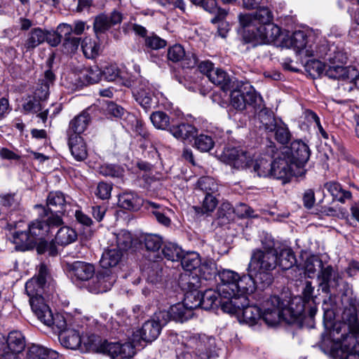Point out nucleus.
<instances>
[{
  "label": "nucleus",
  "instance_id": "1",
  "mask_svg": "<svg viewBox=\"0 0 359 359\" xmlns=\"http://www.w3.org/2000/svg\"><path fill=\"white\" fill-rule=\"evenodd\" d=\"M242 304L235 311H223L224 312L238 316L240 321L253 326L261 320L267 325L273 326L277 325L280 320L290 321L285 316V311H290L285 305V301L280 299L278 296L270 297L264 303V311L262 313L261 309L256 305H249V300Z\"/></svg>",
  "mask_w": 359,
  "mask_h": 359
},
{
  "label": "nucleus",
  "instance_id": "2",
  "mask_svg": "<svg viewBox=\"0 0 359 359\" xmlns=\"http://www.w3.org/2000/svg\"><path fill=\"white\" fill-rule=\"evenodd\" d=\"M262 248L252 250L248 271L257 278L262 287H266L273 281L272 271L278 266V252L271 238L262 240Z\"/></svg>",
  "mask_w": 359,
  "mask_h": 359
},
{
  "label": "nucleus",
  "instance_id": "3",
  "mask_svg": "<svg viewBox=\"0 0 359 359\" xmlns=\"http://www.w3.org/2000/svg\"><path fill=\"white\" fill-rule=\"evenodd\" d=\"M238 273L229 269H223L219 273L221 284L219 285V303L223 311H235L242 304L246 303L243 297L235 298L234 287L238 279Z\"/></svg>",
  "mask_w": 359,
  "mask_h": 359
},
{
  "label": "nucleus",
  "instance_id": "4",
  "mask_svg": "<svg viewBox=\"0 0 359 359\" xmlns=\"http://www.w3.org/2000/svg\"><path fill=\"white\" fill-rule=\"evenodd\" d=\"M308 71L312 69L318 75L325 74L328 78L337 79L340 81L339 86L353 78L356 74V69L353 67H344L341 65H323L318 60H311L306 65ZM339 88V86H338Z\"/></svg>",
  "mask_w": 359,
  "mask_h": 359
},
{
  "label": "nucleus",
  "instance_id": "5",
  "mask_svg": "<svg viewBox=\"0 0 359 359\" xmlns=\"http://www.w3.org/2000/svg\"><path fill=\"white\" fill-rule=\"evenodd\" d=\"M194 293L185 294L184 302L170 306L168 311H160L158 318L163 323H168L170 320L175 322L183 323L191 318L194 315V309L190 305H194L192 299Z\"/></svg>",
  "mask_w": 359,
  "mask_h": 359
},
{
  "label": "nucleus",
  "instance_id": "6",
  "mask_svg": "<svg viewBox=\"0 0 359 359\" xmlns=\"http://www.w3.org/2000/svg\"><path fill=\"white\" fill-rule=\"evenodd\" d=\"M25 346V337L20 331H11L7 337L0 334V359H18Z\"/></svg>",
  "mask_w": 359,
  "mask_h": 359
},
{
  "label": "nucleus",
  "instance_id": "7",
  "mask_svg": "<svg viewBox=\"0 0 359 359\" xmlns=\"http://www.w3.org/2000/svg\"><path fill=\"white\" fill-rule=\"evenodd\" d=\"M39 223H33L29 225L27 231H15L13 234V243L15 248L18 251H27L34 248L37 240L41 239V227Z\"/></svg>",
  "mask_w": 359,
  "mask_h": 359
},
{
  "label": "nucleus",
  "instance_id": "8",
  "mask_svg": "<svg viewBox=\"0 0 359 359\" xmlns=\"http://www.w3.org/2000/svg\"><path fill=\"white\" fill-rule=\"evenodd\" d=\"M97 351L112 359L130 358L135 354V348L131 342L121 344L118 341L104 340L99 343Z\"/></svg>",
  "mask_w": 359,
  "mask_h": 359
},
{
  "label": "nucleus",
  "instance_id": "9",
  "mask_svg": "<svg viewBox=\"0 0 359 359\" xmlns=\"http://www.w3.org/2000/svg\"><path fill=\"white\" fill-rule=\"evenodd\" d=\"M215 339L205 335L192 336L185 343L188 352L194 355L196 359H209L214 352Z\"/></svg>",
  "mask_w": 359,
  "mask_h": 359
},
{
  "label": "nucleus",
  "instance_id": "10",
  "mask_svg": "<svg viewBox=\"0 0 359 359\" xmlns=\"http://www.w3.org/2000/svg\"><path fill=\"white\" fill-rule=\"evenodd\" d=\"M220 160L237 170L250 168L251 154L238 147H226L220 155Z\"/></svg>",
  "mask_w": 359,
  "mask_h": 359
},
{
  "label": "nucleus",
  "instance_id": "11",
  "mask_svg": "<svg viewBox=\"0 0 359 359\" xmlns=\"http://www.w3.org/2000/svg\"><path fill=\"white\" fill-rule=\"evenodd\" d=\"M292 163L287 158L285 154L282 152L273 161H271V175L274 178L283 180L285 182L292 175L303 176L306 170H300L296 173L294 171Z\"/></svg>",
  "mask_w": 359,
  "mask_h": 359
},
{
  "label": "nucleus",
  "instance_id": "12",
  "mask_svg": "<svg viewBox=\"0 0 359 359\" xmlns=\"http://www.w3.org/2000/svg\"><path fill=\"white\" fill-rule=\"evenodd\" d=\"M295 167L302 169L308 162L311 151L309 146L302 140L293 141L290 147L283 152Z\"/></svg>",
  "mask_w": 359,
  "mask_h": 359
},
{
  "label": "nucleus",
  "instance_id": "13",
  "mask_svg": "<svg viewBox=\"0 0 359 359\" xmlns=\"http://www.w3.org/2000/svg\"><path fill=\"white\" fill-rule=\"evenodd\" d=\"M34 313L41 323L51 327L55 332L58 333V335L68 329L65 317L60 313L53 315L48 304L42 305V307Z\"/></svg>",
  "mask_w": 359,
  "mask_h": 359
},
{
  "label": "nucleus",
  "instance_id": "14",
  "mask_svg": "<svg viewBox=\"0 0 359 359\" xmlns=\"http://www.w3.org/2000/svg\"><path fill=\"white\" fill-rule=\"evenodd\" d=\"M45 283L33 277L25 284V292L29 297V304L34 312L39 311L42 305H46L43 294L45 292Z\"/></svg>",
  "mask_w": 359,
  "mask_h": 359
},
{
  "label": "nucleus",
  "instance_id": "15",
  "mask_svg": "<svg viewBox=\"0 0 359 359\" xmlns=\"http://www.w3.org/2000/svg\"><path fill=\"white\" fill-rule=\"evenodd\" d=\"M132 93L136 102L146 111L155 107L157 104L154 95L146 81H137L133 87Z\"/></svg>",
  "mask_w": 359,
  "mask_h": 359
},
{
  "label": "nucleus",
  "instance_id": "16",
  "mask_svg": "<svg viewBox=\"0 0 359 359\" xmlns=\"http://www.w3.org/2000/svg\"><path fill=\"white\" fill-rule=\"evenodd\" d=\"M167 58L173 63L182 62L184 68H193L198 62L196 55L191 52L186 53L184 47L176 43L168 49Z\"/></svg>",
  "mask_w": 359,
  "mask_h": 359
},
{
  "label": "nucleus",
  "instance_id": "17",
  "mask_svg": "<svg viewBox=\"0 0 359 359\" xmlns=\"http://www.w3.org/2000/svg\"><path fill=\"white\" fill-rule=\"evenodd\" d=\"M359 334V325L355 324L351 328V332L343 337L340 350L341 359H359V345L357 334Z\"/></svg>",
  "mask_w": 359,
  "mask_h": 359
},
{
  "label": "nucleus",
  "instance_id": "18",
  "mask_svg": "<svg viewBox=\"0 0 359 359\" xmlns=\"http://www.w3.org/2000/svg\"><path fill=\"white\" fill-rule=\"evenodd\" d=\"M341 278L337 270H335L332 265H323L318 274L319 287L323 292L329 294L332 289H336L339 286Z\"/></svg>",
  "mask_w": 359,
  "mask_h": 359
},
{
  "label": "nucleus",
  "instance_id": "19",
  "mask_svg": "<svg viewBox=\"0 0 359 359\" xmlns=\"http://www.w3.org/2000/svg\"><path fill=\"white\" fill-rule=\"evenodd\" d=\"M116 280V276L109 269L98 271L88 285L89 290L93 293L105 292L110 290Z\"/></svg>",
  "mask_w": 359,
  "mask_h": 359
},
{
  "label": "nucleus",
  "instance_id": "20",
  "mask_svg": "<svg viewBox=\"0 0 359 359\" xmlns=\"http://www.w3.org/2000/svg\"><path fill=\"white\" fill-rule=\"evenodd\" d=\"M314 287L312 286L311 281H306L305 285L302 291V303L297 306V309L294 310L293 307L294 302H292L290 306L288 307L287 304L285 303V305L290 311H285V316H290L292 319L296 320L299 318L302 313L304 311L306 308V305L314 303Z\"/></svg>",
  "mask_w": 359,
  "mask_h": 359
},
{
  "label": "nucleus",
  "instance_id": "21",
  "mask_svg": "<svg viewBox=\"0 0 359 359\" xmlns=\"http://www.w3.org/2000/svg\"><path fill=\"white\" fill-rule=\"evenodd\" d=\"M194 298L195 302H193L194 305H190L191 308L201 307L205 310L212 309L214 306L221 307L219 300L220 295L219 294V288L217 291L209 289L206 290L204 292L194 293Z\"/></svg>",
  "mask_w": 359,
  "mask_h": 359
},
{
  "label": "nucleus",
  "instance_id": "22",
  "mask_svg": "<svg viewBox=\"0 0 359 359\" xmlns=\"http://www.w3.org/2000/svg\"><path fill=\"white\" fill-rule=\"evenodd\" d=\"M256 279L257 278L248 271L247 275L242 276L238 275L237 282L234 287L235 298L243 297L245 299H248L246 294L252 293L256 287L263 288L261 283H259Z\"/></svg>",
  "mask_w": 359,
  "mask_h": 359
},
{
  "label": "nucleus",
  "instance_id": "23",
  "mask_svg": "<svg viewBox=\"0 0 359 359\" xmlns=\"http://www.w3.org/2000/svg\"><path fill=\"white\" fill-rule=\"evenodd\" d=\"M166 323H163L158 318V312L156 313L153 319L146 321L139 333L141 339L147 342H151L157 339L161 329Z\"/></svg>",
  "mask_w": 359,
  "mask_h": 359
},
{
  "label": "nucleus",
  "instance_id": "24",
  "mask_svg": "<svg viewBox=\"0 0 359 359\" xmlns=\"http://www.w3.org/2000/svg\"><path fill=\"white\" fill-rule=\"evenodd\" d=\"M251 31L253 38L259 41L260 43L274 42L280 35V28L272 22L259 25L257 27V32L254 29Z\"/></svg>",
  "mask_w": 359,
  "mask_h": 359
},
{
  "label": "nucleus",
  "instance_id": "25",
  "mask_svg": "<svg viewBox=\"0 0 359 359\" xmlns=\"http://www.w3.org/2000/svg\"><path fill=\"white\" fill-rule=\"evenodd\" d=\"M68 270L72 278L81 281L89 280L95 273V267L93 264L80 261L69 264Z\"/></svg>",
  "mask_w": 359,
  "mask_h": 359
},
{
  "label": "nucleus",
  "instance_id": "26",
  "mask_svg": "<svg viewBox=\"0 0 359 359\" xmlns=\"http://www.w3.org/2000/svg\"><path fill=\"white\" fill-rule=\"evenodd\" d=\"M68 136V146L74 158L79 161L85 160L88 156V149L83 138L76 134Z\"/></svg>",
  "mask_w": 359,
  "mask_h": 359
},
{
  "label": "nucleus",
  "instance_id": "27",
  "mask_svg": "<svg viewBox=\"0 0 359 359\" xmlns=\"http://www.w3.org/2000/svg\"><path fill=\"white\" fill-rule=\"evenodd\" d=\"M55 81V75L50 69L44 72L43 76L39 80V83L34 91V95L44 101L49 95L50 86L53 85Z\"/></svg>",
  "mask_w": 359,
  "mask_h": 359
},
{
  "label": "nucleus",
  "instance_id": "28",
  "mask_svg": "<svg viewBox=\"0 0 359 359\" xmlns=\"http://www.w3.org/2000/svg\"><path fill=\"white\" fill-rule=\"evenodd\" d=\"M35 208H41L43 212L44 216L47 217L46 219H37L33 222V223H39L41 224L40 227H41V237L46 234L50 228L57 227L62 224L63 222L61 216L58 215L57 213L53 214L54 212H50L49 210H47L41 205H35Z\"/></svg>",
  "mask_w": 359,
  "mask_h": 359
},
{
  "label": "nucleus",
  "instance_id": "29",
  "mask_svg": "<svg viewBox=\"0 0 359 359\" xmlns=\"http://www.w3.org/2000/svg\"><path fill=\"white\" fill-rule=\"evenodd\" d=\"M47 39V30L40 27L32 29L27 35L22 44V49L26 52L32 51Z\"/></svg>",
  "mask_w": 359,
  "mask_h": 359
},
{
  "label": "nucleus",
  "instance_id": "30",
  "mask_svg": "<svg viewBox=\"0 0 359 359\" xmlns=\"http://www.w3.org/2000/svg\"><path fill=\"white\" fill-rule=\"evenodd\" d=\"M91 121V116L87 110H83L70 121L69 128L67 130V135L76 134L80 135L89 126Z\"/></svg>",
  "mask_w": 359,
  "mask_h": 359
},
{
  "label": "nucleus",
  "instance_id": "31",
  "mask_svg": "<svg viewBox=\"0 0 359 359\" xmlns=\"http://www.w3.org/2000/svg\"><path fill=\"white\" fill-rule=\"evenodd\" d=\"M256 120L258 127L263 128L266 133L273 132L278 124L273 111L265 107L257 113Z\"/></svg>",
  "mask_w": 359,
  "mask_h": 359
},
{
  "label": "nucleus",
  "instance_id": "32",
  "mask_svg": "<svg viewBox=\"0 0 359 359\" xmlns=\"http://www.w3.org/2000/svg\"><path fill=\"white\" fill-rule=\"evenodd\" d=\"M208 79L223 91L231 90L234 87V82L230 76L219 68H216L215 71L212 72Z\"/></svg>",
  "mask_w": 359,
  "mask_h": 359
},
{
  "label": "nucleus",
  "instance_id": "33",
  "mask_svg": "<svg viewBox=\"0 0 359 359\" xmlns=\"http://www.w3.org/2000/svg\"><path fill=\"white\" fill-rule=\"evenodd\" d=\"M118 205L123 209L136 211L144 204V200L135 192H125L120 194Z\"/></svg>",
  "mask_w": 359,
  "mask_h": 359
},
{
  "label": "nucleus",
  "instance_id": "34",
  "mask_svg": "<svg viewBox=\"0 0 359 359\" xmlns=\"http://www.w3.org/2000/svg\"><path fill=\"white\" fill-rule=\"evenodd\" d=\"M27 359H60V355L52 349L40 345L32 344L28 347Z\"/></svg>",
  "mask_w": 359,
  "mask_h": 359
},
{
  "label": "nucleus",
  "instance_id": "35",
  "mask_svg": "<svg viewBox=\"0 0 359 359\" xmlns=\"http://www.w3.org/2000/svg\"><path fill=\"white\" fill-rule=\"evenodd\" d=\"M60 344L65 348L76 349L81 344V338L79 331L68 328L59 334Z\"/></svg>",
  "mask_w": 359,
  "mask_h": 359
},
{
  "label": "nucleus",
  "instance_id": "36",
  "mask_svg": "<svg viewBox=\"0 0 359 359\" xmlns=\"http://www.w3.org/2000/svg\"><path fill=\"white\" fill-rule=\"evenodd\" d=\"M307 36L303 31L294 32L290 39V46L295 49L297 52L311 57L313 55V50L307 49Z\"/></svg>",
  "mask_w": 359,
  "mask_h": 359
},
{
  "label": "nucleus",
  "instance_id": "37",
  "mask_svg": "<svg viewBox=\"0 0 359 359\" xmlns=\"http://www.w3.org/2000/svg\"><path fill=\"white\" fill-rule=\"evenodd\" d=\"M324 187L333 197V201L345 203L347 200L352 198L351 192L344 189L341 185L337 182H328L324 184Z\"/></svg>",
  "mask_w": 359,
  "mask_h": 359
},
{
  "label": "nucleus",
  "instance_id": "38",
  "mask_svg": "<svg viewBox=\"0 0 359 359\" xmlns=\"http://www.w3.org/2000/svg\"><path fill=\"white\" fill-rule=\"evenodd\" d=\"M171 134L177 139L182 140L194 137L197 135V129L189 123H182L169 128Z\"/></svg>",
  "mask_w": 359,
  "mask_h": 359
},
{
  "label": "nucleus",
  "instance_id": "39",
  "mask_svg": "<svg viewBox=\"0 0 359 359\" xmlns=\"http://www.w3.org/2000/svg\"><path fill=\"white\" fill-rule=\"evenodd\" d=\"M123 252L121 250L112 248L106 250L100 259V265L103 269L114 267L118 264L123 257Z\"/></svg>",
  "mask_w": 359,
  "mask_h": 359
},
{
  "label": "nucleus",
  "instance_id": "40",
  "mask_svg": "<svg viewBox=\"0 0 359 359\" xmlns=\"http://www.w3.org/2000/svg\"><path fill=\"white\" fill-rule=\"evenodd\" d=\"M47 207L50 212L62 214L65 210L66 201L60 191L50 192L47 198Z\"/></svg>",
  "mask_w": 359,
  "mask_h": 359
},
{
  "label": "nucleus",
  "instance_id": "41",
  "mask_svg": "<svg viewBox=\"0 0 359 359\" xmlns=\"http://www.w3.org/2000/svg\"><path fill=\"white\" fill-rule=\"evenodd\" d=\"M194 4L203 7L205 11L211 13H217L212 19V22L216 23L224 18L227 13L225 10L220 9L217 6L216 0H190Z\"/></svg>",
  "mask_w": 359,
  "mask_h": 359
},
{
  "label": "nucleus",
  "instance_id": "42",
  "mask_svg": "<svg viewBox=\"0 0 359 359\" xmlns=\"http://www.w3.org/2000/svg\"><path fill=\"white\" fill-rule=\"evenodd\" d=\"M245 83L243 82H238L236 88L231 90V104L238 110L245 109Z\"/></svg>",
  "mask_w": 359,
  "mask_h": 359
},
{
  "label": "nucleus",
  "instance_id": "43",
  "mask_svg": "<svg viewBox=\"0 0 359 359\" xmlns=\"http://www.w3.org/2000/svg\"><path fill=\"white\" fill-rule=\"evenodd\" d=\"M180 285L182 290L188 293L196 294L198 288L201 286V280L197 275L192 273L184 274L180 277Z\"/></svg>",
  "mask_w": 359,
  "mask_h": 359
},
{
  "label": "nucleus",
  "instance_id": "44",
  "mask_svg": "<svg viewBox=\"0 0 359 359\" xmlns=\"http://www.w3.org/2000/svg\"><path fill=\"white\" fill-rule=\"evenodd\" d=\"M21 198L15 193H8L0 195V205L2 208L8 212L20 209Z\"/></svg>",
  "mask_w": 359,
  "mask_h": 359
},
{
  "label": "nucleus",
  "instance_id": "45",
  "mask_svg": "<svg viewBox=\"0 0 359 359\" xmlns=\"http://www.w3.org/2000/svg\"><path fill=\"white\" fill-rule=\"evenodd\" d=\"M199 271L201 278L206 280L215 279L217 276H219V273L221 272L212 259L203 260L200 265Z\"/></svg>",
  "mask_w": 359,
  "mask_h": 359
},
{
  "label": "nucleus",
  "instance_id": "46",
  "mask_svg": "<svg viewBox=\"0 0 359 359\" xmlns=\"http://www.w3.org/2000/svg\"><path fill=\"white\" fill-rule=\"evenodd\" d=\"M81 46L86 58L94 59L100 53V44L90 37H85L81 41Z\"/></svg>",
  "mask_w": 359,
  "mask_h": 359
},
{
  "label": "nucleus",
  "instance_id": "47",
  "mask_svg": "<svg viewBox=\"0 0 359 359\" xmlns=\"http://www.w3.org/2000/svg\"><path fill=\"white\" fill-rule=\"evenodd\" d=\"M77 233L74 229L69 226H62L57 231L55 241L58 245H67L74 242L77 239Z\"/></svg>",
  "mask_w": 359,
  "mask_h": 359
},
{
  "label": "nucleus",
  "instance_id": "48",
  "mask_svg": "<svg viewBox=\"0 0 359 359\" xmlns=\"http://www.w3.org/2000/svg\"><path fill=\"white\" fill-rule=\"evenodd\" d=\"M180 261L181 262L182 268L188 271L200 267L202 262L199 254L196 252H183Z\"/></svg>",
  "mask_w": 359,
  "mask_h": 359
},
{
  "label": "nucleus",
  "instance_id": "49",
  "mask_svg": "<svg viewBox=\"0 0 359 359\" xmlns=\"http://www.w3.org/2000/svg\"><path fill=\"white\" fill-rule=\"evenodd\" d=\"M140 242L147 251L156 252L163 245V238L158 234L147 233L143 235Z\"/></svg>",
  "mask_w": 359,
  "mask_h": 359
},
{
  "label": "nucleus",
  "instance_id": "50",
  "mask_svg": "<svg viewBox=\"0 0 359 359\" xmlns=\"http://www.w3.org/2000/svg\"><path fill=\"white\" fill-rule=\"evenodd\" d=\"M250 167L253 171L260 177H269L271 175V161L264 158L255 160L252 159Z\"/></svg>",
  "mask_w": 359,
  "mask_h": 359
},
{
  "label": "nucleus",
  "instance_id": "51",
  "mask_svg": "<svg viewBox=\"0 0 359 359\" xmlns=\"http://www.w3.org/2000/svg\"><path fill=\"white\" fill-rule=\"evenodd\" d=\"M245 107L247 105L252 107L255 109H260L263 107V100L262 97L258 95L252 86L245 83Z\"/></svg>",
  "mask_w": 359,
  "mask_h": 359
},
{
  "label": "nucleus",
  "instance_id": "52",
  "mask_svg": "<svg viewBox=\"0 0 359 359\" xmlns=\"http://www.w3.org/2000/svg\"><path fill=\"white\" fill-rule=\"evenodd\" d=\"M295 263V255L292 250L283 249L279 254L278 253V266L283 270L290 269Z\"/></svg>",
  "mask_w": 359,
  "mask_h": 359
},
{
  "label": "nucleus",
  "instance_id": "53",
  "mask_svg": "<svg viewBox=\"0 0 359 359\" xmlns=\"http://www.w3.org/2000/svg\"><path fill=\"white\" fill-rule=\"evenodd\" d=\"M165 258L172 262H178L184 252L182 249L175 243H168L164 245L162 250Z\"/></svg>",
  "mask_w": 359,
  "mask_h": 359
},
{
  "label": "nucleus",
  "instance_id": "54",
  "mask_svg": "<svg viewBox=\"0 0 359 359\" xmlns=\"http://www.w3.org/2000/svg\"><path fill=\"white\" fill-rule=\"evenodd\" d=\"M150 120L157 129L166 130L170 128V118L164 111H157L150 115Z\"/></svg>",
  "mask_w": 359,
  "mask_h": 359
},
{
  "label": "nucleus",
  "instance_id": "55",
  "mask_svg": "<svg viewBox=\"0 0 359 359\" xmlns=\"http://www.w3.org/2000/svg\"><path fill=\"white\" fill-rule=\"evenodd\" d=\"M197 187L205 194H215L218 191V184L216 181L208 176L199 178L197 182Z\"/></svg>",
  "mask_w": 359,
  "mask_h": 359
},
{
  "label": "nucleus",
  "instance_id": "56",
  "mask_svg": "<svg viewBox=\"0 0 359 359\" xmlns=\"http://www.w3.org/2000/svg\"><path fill=\"white\" fill-rule=\"evenodd\" d=\"M194 147L202 152L209 151L213 148L215 142L211 136L204 134L194 137Z\"/></svg>",
  "mask_w": 359,
  "mask_h": 359
},
{
  "label": "nucleus",
  "instance_id": "57",
  "mask_svg": "<svg viewBox=\"0 0 359 359\" xmlns=\"http://www.w3.org/2000/svg\"><path fill=\"white\" fill-rule=\"evenodd\" d=\"M111 27V25L107 15L100 14L95 17L93 22V29L97 36H98L99 34L107 31Z\"/></svg>",
  "mask_w": 359,
  "mask_h": 359
},
{
  "label": "nucleus",
  "instance_id": "58",
  "mask_svg": "<svg viewBox=\"0 0 359 359\" xmlns=\"http://www.w3.org/2000/svg\"><path fill=\"white\" fill-rule=\"evenodd\" d=\"M214 194H205V196L203 201L202 207L194 208L196 212L200 213L199 210H201L202 214L212 212L215 209L218 203L217 199L214 196Z\"/></svg>",
  "mask_w": 359,
  "mask_h": 359
},
{
  "label": "nucleus",
  "instance_id": "59",
  "mask_svg": "<svg viewBox=\"0 0 359 359\" xmlns=\"http://www.w3.org/2000/svg\"><path fill=\"white\" fill-rule=\"evenodd\" d=\"M132 245V236L127 231H121L116 234V248L124 253Z\"/></svg>",
  "mask_w": 359,
  "mask_h": 359
},
{
  "label": "nucleus",
  "instance_id": "60",
  "mask_svg": "<svg viewBox=\"0 0 359 359\" xmlns=\"http://www.w3.org/2000/svg\"><path fill=\"white\" fill-rule=\"evenodd\" d=\"M273 132H275L276 140L281 144H287L291 139V133L283 123H278Z\"/></svg>",
  "mask_w": 359,
  "mask_h": 359
},
{
  "label": "nucleus",
  "instance_id": "61",
  "mask_svg": "<svg viewBox=\"0 0 359 359\" xmlns=\"http://www.w3.org/2000/svg\"><path fill=\"white\" fill-rule=\"evenodd\" d=\"M256 9L257 11L254 13L256 17L257 27L261 25H266L271 22L273 15L271 11L267 7L260 6Z\"/></svg>",
  "mask_w": 359,
  "mask_h": 359
},
{
  "label": "nucleus",
  "instance_id": "62",
  "mask_svg": "<svg viewBox=\"0 0 359 359\" xmlns=\"http://www.w3.org/2000/svg\"><path fill=\"white\" fill-rule=\"evenodd\" d=\"M83 77L88 83H97L102 79V70L96 65L90 67L83 73Z\"/></svg>",
  "mask_w": 359,
  "mask_h": 359
},
{
  "label": "nucleus",
  "instance_id": "63",
  "mask_svg": "<svg viewBox=\"0 0 359 359\" xmlns=\"http://www.w3.org/2000/svg\"><path fill=\"white\" fill-rule=\"evenodd\" d=\"M144 44L147 48L159 50L167 46V41L156 34H152L144 39Z\"/></svg>",
  "mask_w": 359,
  "mask_h": 359
},
{
  "label": "nucleus",
  "instance_id": "64",
  "mask_svg": "<svg viewBox=\"0 0 359 359\" xmlns=\"http://www.w3.org/2000/svg\"><path fill=\"white\" fill-rule=\"evenodd\" d=\"M41 100L36 98L34 95L29 97V99L22 104L23 109L27 113H38L43 109Z\"/></svg>",
  "mask_w": 359,
  "mask_h": 359
}]
</instances>
